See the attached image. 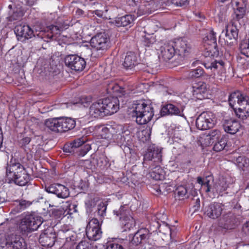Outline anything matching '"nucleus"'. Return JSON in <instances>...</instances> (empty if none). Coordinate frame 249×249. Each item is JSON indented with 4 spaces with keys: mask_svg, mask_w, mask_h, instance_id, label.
<instances>
[{
    "mask_svg": "<svg viewBox=\"0 0 249 249\" xmlns=\"http://www.w3.org/2000/svg\"><path fill=\"white\" fill-rule=\"evenodd\" d=\"M6 177L19 186H24L30 181V174L27 169L15 160H11L6 167Z\"/></svg>",
    "mask_w": 249,
    "mask_h": 249,
    "instance_id": "obj_1",
    "label": "nucleus"
},
{
    "mask_svg": "<svg viewBox=\"0 0 249 249\" xmlns=\"http://www.w3.org/2000/svg\"><path fill=\"white\" fill-rule=\"evenodd\" d=\"M134 112L136 117V121L139 124H144L151 121L154 116L153 108L151 104L139 101L135 105Z\"/></svg>",
    "mask_w": 249,
    "mask_h": 249,
    "instance_id": "obj_2",
    "label": "nucleus"
},
{
    "mask_svg": "<svg viewBox=\"0 0 249 249\" xmlns=\"http://www.w3.org/2000/svg\"><path fill=\"white\" fill-rule=\"evenodd\" d=\"M72 18L71 17H58L56 19L55 25H52L50 32L45 34L43 38L46 37L48 39L45 41L48 42L49 40H53L54 34H60L61 31L68 29L73 25Z\"/></svg>",
    "mask_w": 249,
    "mask_h": 249,
    "instance_id": "obj_3",
    "label": "nucleus"
},
{
    "mask_svg": "<svg viewBox=\"0 0 249 249\" xmlns=\"http://www.w3.org/2000/svg\"><path fill=\"white\" fill-rule=\"evenodd\" d=\"M216 122L215 115L212 112L206 111L201 113L197 117L196 124L198 129L204 130L213 127Z\"/></svg>",
    "mask_w": 249,
    "mask_h": 249,
    "instance_id": "obj_4",
    "label": "nucleus"
},
{
    "mask_svg": "<svg viewBox=\"0 0 249 249\" xmlns=\"http://www.w3.org/2000/svg\"><path fill=\"white\" fill-rule=\"evenodd\" d=\"M101 224L96 218H92L86 227V235L89 240L97 241L100 239L102 235Z\"/></svg>",
    "mask_w": 249,
    "mask_h": 249,
    "instance_id": "obj_5",
    "label": "nucleus"
},
{
    "mask_svg": "<svg viewBox=\"0 0 249 249\" xmlns=\"http://www.w3.org/2000/svg\"><path fill=\"white\" fill-rule=\"evenodd\" d=\"M90 44L97 50L105 51L109 48V37L105 33H100L91 38Z\"/></svg>",
    "mask_w": 249,
    "mask_h": 249,
    "instance_id": "obj_6",
    "label": "nucleus"
},
{
    "mask_svg": "<svg viewBox=\"0 0 249 249\" xmlns=\"http://www.w3.org/2000/svg\"><path fill=\"white\" fill-rule=\"evenodd\" d=\"M64 62L66 66L76 71H82L86 65L85 59L76 54L67 55Z\"/></svg>",
    "mask_w": 249,
    "mask_h": 249,
    "instance_id": "obj_7",
    "label": "nucleus"
},
{
    "mask_svg": "<svg viewBox=\"0 0 249 249\" xmlns=\"http://www.w3.org/2000/svg\"><path fill=\"white\" fill-rule=\"evenodd\" d=\"M45 191L55 194L58 198L65 199L70 196L69 189L66 186L58 183H53L45 187Z\"/></svg>",
    "mask_w": 249,
    "mask_h": 249,
    "instance_id": "obj_8",
    "label": "nucleus"
},
{
    "mask_svg": "<svg viewBox=\"0 0 249 249\" xmlns=\"http://www.w3.org/2000/svg\"><path fill=\"white\" fill-rule=\"evenodd\" d=\"M172 42H174L176 53L178 55L185 56L191 52V45L185 38L176 39Z\"/></svg>",
    "mask_w": 249,
    "mask_h": 249,
    "instance_id": "obj_9",
    "label": "nucleus"
},
{
    "mask_svg": "<svg viewBox=\"0 0 249 249\" xmlns=\"http://www.w3.org/2000/svg\"><path fill=\"white\" fill-rule=\"evenodd\" d=\"M151 235L149 231L146 229L139 230L134 235H132L130 244L137 246L141 244L149 242V240Z\"/></svg>",
    "mask_w": 249,
    "mask_h": 249,
    "instance_id": "obj_10",
    "label": "nucleus"
},
{
    "mask_svg": "<svg viewBox=\"0 0 249 249\" xmlns=\"http://www.w3.org/2000/svg\"><path fill=\"white\" fill-rule=\"evenodd\" d=\"M101 101L104 105L105 116L114 114L119 109V101L117 98H107L101 99Z\"/></svg>",
    "mask_w": 249,
    "mask_h": 249,
    "instance_id": "obj_11",
    "label": "nucleus"
},
{
    "mask_svg": "<svg viewBox=\"0 0 249 249\" xmlns=\"http://www.w3.org/2000/svg\"><path fill=\"white\" fill-rule=\"evenodd\" d=\"M174 42L170 41L160 47L159 57L160 60L167 62L170 60L176 53Z\"/></svg>",
    "mask_w": 249,
    "mask_h": 249,
    "instance_id": "obj_12",
    "label": "nucleus"
},
{
    "mask_svg": "<svg viewBox=\"0 0 249 249\" xmlns=\"http://www.w3.org/2000/svg\"><path fill=\"white\" fill-rule=\"evenodd\" d=\"M15 32L18 40L22 42L35 36L33 30L27 25H19L15 28Z\"/></svg>",
    "mask_w": 249,
    "mask_h": 249,
    "instance_id": "obj_13",
    "label": "nucleus"
},
{
    "mask_svg": "<svg viewBox=\"0 0 249 249\" xmlns=\"http://www.w3.org/2000/svg\"><path fill=\"white\" fill-rule=\"evenodd\" d=\"M239 21V17H235L233 20L229 23L226 29V40L231 41L230 43L236 42L238 36V29L236 26V22Z\"/></svg>",
    "mask_w": 249,
    "mask_h": 249,
    "instance_id": "obj_14",
    "label": "nucleus"
},
{
    "mask_svg": "<svg viewBox=\"0 0 249 249\" xmlns=\"http://www.w3.org/2000/svg\"><path fill=\"white\" fill-rule=\"evenodd\" d=\"M184 107L182 106H177L173 104H168L162 107L160 110L162 116L166 115H178L184 116L183 110Z\"/></svg>",
    "mask_w": 249,
    "mask_h": 249,
    "instance_id": "obj_15",
    "label": "nucleus"
},
{
    "mask_svg": "<svg viewBox=\"0 0 249 249\" xmlns=\"http://www.w3.org/2000/svg\"><path fill=\"white\" fill-rule=\"evenodd\" d=\"M193 96L199 100L204 99L209 89L208 85L203 81L195 82L192 85Z\"/></svg>",
    "mask_w": 249,
    "mask_h": 249,
    "instance_id": "obj_16",
    "label": "nucleus"
},
{
    "mask_svg": "<svg viewBox=\"0 0 249 249\" xmlns=\"http://www.w3.org/2000/svg\"><path fill=\"white\" fill-rule=\"evenodd\" d=\"M245 98L238 107L234 108L236 116L242 120L249 117V97L246 96Z\"/></svg>",
    "mask_w": 249,
    "mask_h": 249,
    "instance_id": "obj_17",
    "label": "nucleus"
},
{
    "mask_svg": "<svg viewBox=\"0 0 249 249\" xmlns=\"http://www.w3.org/2000/svg\"><path fill=\"white\" fill-rule=\"evenodd\" d=\"M144 160H153L157 163L161 162L162 160L161 149L155 146L150 147L144 156Z\"/></svg>",
    "mask_w": 249,
    "mask_h": 249,
    "instance_id": "obj_18",
    "label": "nucleus"
},
{
    "mask_svg": "<svg viewBox=\"0 0 249 249\" xmlns=\"http://www.w3.org/2000/svg\"><path fill=\"white\" fill-rule=\"evenodd\" d=\"M204 65L206 69L213 70L211 76L214 77L216 72L219 75L226 72L225 63L222 60H214L210 63H205Z\"/></svg>",
    "mask_w": 249,
    "mask_h": 249,
    "instance_id": "obj_19",
    "label": "nucleus"
},
{
    "mask_svg": "<svg viewBox=\"0 0 249 249\" xmlns=\"http://www.w3.org/2000/svg\"><path fill=\"white\" fill-rule=\"evenodd\" d=\"M50 229L45 231L41 233L39 238V242L44 247H52L55 241V235L52 231H49Z\"/></svg>",
    "mask_w": 249,
    "mask_h": 249,
    "instance_id": "obj_20",
    "label": "nucleus"
},
{
    "mask_svg": "<svg viewBox=\"0 0 249 249\" xmlns=\"http://www.w3.org/2000/svg\"><path fill=\"white\" fill-rule=\"evenodd\" d=\"M222 210V206L219 203L214 202L205 208V214L211 218L215 219L221 215Z\"/></svg>",
    "mask_w": 249,
    "mask_h": 249,
    "instance_id": "obj_21",
    "label": "nucleus"
},
{
    "mask_svg": "<svg viewBox=\"0 0 249 249\" xmlns=\"http://www.w3.org/2000/svg\"><path fill=\"white\" fill-rule=\"evenodd\" d=\"M103 106L101 99L94 102L89 107V115L95 118H102L105 116Z\"/></svg>",
    "mask_w": 249,
    "mask_h": 249,
    "instance_id": "obj_22",
    "label": "nucleus"
},
{
    "mask_svg": "<svg viewBox=\"0 0 249 249\" xmlns=\"http://www.w3.org/2000/svg\"><path fill=\"white\" fill-rule=\"evenodd\" d=\"M223 127L226 132L233 135L239 131L241 125L236 120L229 119L223 120Z\"/></svg>",
    "mask_w": 249,
    "mask_h": 249,
    "instance_id": "obj_23",
    "label": "nucleus"
},
{
    "mask_svg": "<svg viewBox=\"0 0 249 249\" xmlns=\"http://www.w3.org/2000/svg\"><path fill=\"white\" fill-rule=\"evenodd\" d=\"M105 18L108 19L107 17ZM134 19V17H113L108 18L109 22L117 27L126 26L131 24Z\"/></svg>",
    "mask_w": 249,
    "mask_h": 249,
    "instance_id": "obj_24",
    "label": "nucleus"
},
{
    "mask_svg": "<svg viewBox=\"0 0 249 249\" xmlns=\"http://www.w3.org/2000/svg\"><path fill=\"white\" fill-rule=\"evenodd\" d=\"M247 0H231L232 9L235 16H244L247 13Z\"/></svg>",
    "mask_w": 249,
    "mask_h": 249,
    "instance_id": "obj_25",
    "label": "nucleus"
},
{
    "mask_svg": "<svg viewBox=\"0 0 249 249\" xmlns=\"http://www.w3.org/2000/svg\"><path fill=\"white\" fill-rule=\"evenodd\" d=\"M5 249H26V245L22 238L15 236L6 242Z\"/></svg>",
    "mask_w": 249,
    "mask_h": 249,
    "instance_id": "obj_26",
    "label": "nucleus"
},
{
    "mask_svg": "<svg viewBox=\"0 0 249 249\" xmlns=\"http://www.w3.org/2000/svg\"><path fill=\"white\" fill-rule=\"evenodd\" d=\"M23 222L27 223L29 228L32 229L33 231L37 230L42 224L40 218L38 216H35L33 214L26 215L23 218Z\"/></svg>",
    "mask_w": 249,
    "mask_h": 249,
    "instance_id": "obj_27",
    "label": "nucleus"
},
{
    "mask_svg": "<svg viewBox=\"0 0 249 249\" xmlns=\"http://www.w3.org/2000/svg\"><path fill=\"white\" fill-rule=\"evenodd\" d=\"M60 133L67 132L73 129L76 125L74 119L69 117H60Z\"/></svg>",
    "mask_w": 249,
    "mask_h": 249,
    "instance_id": "obj_28",
    "label": "nucleus"
},
{
    "mask_svg": "<svg viewBox=\"0 0 249 249\" xmlns=\"http://www.w3.org/2000/svg\"><path fill=\"white\" fill-rule=\"evenodd\" d=\"M246 96V95L241 94L239 91L232 92L230 94L229 97V102L230 107L234 110V108L236 107V103H237L238 107L241 104V102L245 99Z\"/></svg>",
    "mask_w": 249,
    "mask_h": 249,
    "instance_id": "obj_29",
    "label": "nucleus"
},
{
    "mask_svg": "<svg viewBox=\"0 0 249 249\" xmlns=\"http://www.w3.org/2000/svg\"><path fill=\"white\" fill-rule=\"evenodd\" d=\"M138 63L136 54L132 52L126 53L123 63V66L126 69H132Z\"/></svg>",
    "mask_w": 249,
    "mask_h": 249,
    "instance_id": "obj_30",
    "label": "nucleus"
},
{
    "mask_svg": "<svg viewBox=\"0 0 249 249\" xmlns=\"http://www.w3.org/2000/svg\"><path fill=\"white\" fill-rule=\"evenodd\" d=\"M45 124L51 131L60 133V118L49 119L45 121Z\"/></svg>",
    "mask_w": 249,
    "mask_h": 249,
    "instance_id": "obj_31",
    "label": "nucleus"
},
{
    "mask_svg": "<svg viewBox=\"0 0 249 249\" xmlns=\"http://www.w3.org/2000/svg\"><path fill=\"white\" fill-rule=\"evenodd\" d=\"M213 180V177L211 175H208L204 178L201 177L197 178V182L201 185V186L205 188V190L206 193H209L212 191V188L210 184V181Z\"/></svg>",
    "mask_w": 249,
    "mask_h": 249,
    "instance_id": "obj_32",
    "label": "nucleus"
},
{
    "mask_svg": "<svg viewBox=\"0 0 249 249\" xmlns=\"http://www.w3.org/2000/svg\"><path fill=\"white\" fill-rule=\"evenodd\" d=\"M204 40L205 41H208V44L213 45L214 49L216 50V52H213V54L212 53V55H215L218 54V51L216 49V38L215 36V33L213 32V30H210L207 33V36L204 38Z\"/></svg>",
    "mask_w": 249,
    "mask_h": 249,
    "instance_id": "obj_33",
    "label": "nucleus"
},
{
    "mask_svg": "<svg viewBox=\"0 0 249 249\" xmlns=\"http://www.w3.org/2000/svg\"><path fill=\"white\" fill-rule=\"evenodd\" d=\"M31 204L32 202L29 201L22 199L16 200L15 203V208L12 210V212L15 213H19L29 207Z\"/></svg>",
    "mask_w": 249,
    "mask_h": 249,
    "instance_id": "obj_34",
    "label": "nucleus"
},
{
    "mask_svg": "<svg viewBox=\"0 0 249 249\" xmlns=\"http://www.w3.org/2000/svg\"><path fill=\"white\" fill-rule=\"evenodd\" d=\"M113 213L117 216L119 217V219L121 220L125 216L130 214V211L126 206H121L118 210H114Z\"/></svg>",
    "mask_w": 249,
    "mask_h": 249,
    "instance_id": "obj_35",
    "label": "nucleus"
},
{
    "mask_svg": "<svg viewBox=\"0 0 249 249\" xmlns=\"http://www.w3.org/2000/svg\"><path fill=\"white\" fill-rule=\"evenodd\" d=\"M176 196L179 199H183L188 197L187 195V189L185 186L180 185L177 187L175 191Z\"/></svg>",
    "mask_w": 249,
    "mask_h": 249,
    "instance_id": "obj_36",
    "label": "nucleus"
},
{
    "mask_svg": "<svg viewBox=\"0 0 249 249\" xmlns=\"http://www.w3.org/2000/svg\"><path fill=\"white\" fill-rule=\"evenodd\" d=\"M227 188V185L223 181L216 183L212 189V192L213 193H216L220 194L221 193L225 191Z\"/></svg>",
    "mask_w": 249,
    "mask_h": 249,
    "instance_id": "obj_37",
    "label": "nucleus"
},
{
    "mask_svg": "<svg viewBox=\"0 0 249 249\" xmlns=\"http://www.w3.org/2000/svg\"><path fill=\"white\" fill-rule=\"evenodd\" d=\"M227 144V139L224 138H221L217 140V141L215 142L213 146V150L216 152H220L225 148Z\"/></svg>",
    "mask_w": 249,
    "mask_h": 249,
    "instance_id": "obj_38",
    "label": "nucleus"
},
{
    "mask_svg": "<svg viewBox=\"0 0 249 249\" xmlns=\"http://www.w3.org/2000/svg\"><path fill=\"white\" fill-rule=\"evenodd\" d=\"M107 205L106 202H101L97 206V214L101 220L106 215Z\"/></svg>",
    "mask_w": 249,
    "mask_h": 249,
    "instance_id": "obj_39",
    "label": "nucleus"
},
{
    "mask_svg": "<svg viewBox=\"0 0 249 249\" xmlns=\"http://www.w3.org/2000/svg\"><path fill=\"white\" fill-rule=\"evenodd\" d=\"M239 49L242 54L249 57V38L244 39L241 42Z\"/></svg>",
    "mask_w": 249,
    "mask_h": 249,
    "instance_id": "obj_40",
    "label": "nucleus"
},
{
    "mask_svg": "<svg viewBox=\"0 0 249 249\" xmlns=\"http://www.w3.org/2000/svg\"><path fill=\"white\" fill-rule=\"evenodd\" d=\"M121 221L122 224L128 229L133 228L135 225V221L130 214L122 219Z\"/></svg>",
    "mask_w": 249,
    "mask_h": 249,
    "instance_id": "obj_41",
    "label": "nucleus"
},
{
    "mask_svg": "<svg viewBox=\"0 0 249 249\" xmlns=\"http://www.w3.org/2000/svg\"><path fill=\"white\" fill-rule=\"evenodd\" d=\"M223 219L225 221V225H226L227 227L232 225L235 223V216L231 213H228L223 215Z\"/></svg>",
    "mask_w": 249,
    "mask_h": 249,
    "instance_id": "obj_42",
    "label": "nucleus"
},
{
    "mask_svg": "<svg viewBox=\"0 0 249 249\" xmlns=\"http://www.w3.org/2000/svg\"><path fill=\"white\" fill-rule=\"evenodd\" d=\"M199 141L203 147L209 146L213 142L208 134L202 135L200 137Z\"/></svg>",
    "mask_w": 249,
    "mask_h": 249,
    "instance_id": "obj_43",
    "label": "nucleus"
},
{
    "mask_svg": "<svg viewBox=\"0 0 249 249\" xmlns=\"http://www.w3.org/2000/svg\"><path fill=\"white\" fill-rule=\"evenodd\" d=\"M31 139L30 137H25L22 138L19 142L20 146L24 149L27 153L31 151L30 149L27 148V145L30 142Z\"/></svg>",
    "mask_w": 249,
    "mask_h": 249,
    "instance_id": "obj_44",
    "label": "nucleus"
},
{
    "mask_svg": "<svg viewBox=\"0 0 249 249\" xmlns=\"http://www.w3.org/2000/svg\"><path fill=\"white\" fill-rule=\"evenodd\" d=\"M75 249H94V246L87 241H82L76 246Z\"/></svg>",
    "mask_w": 249,
    "mask_h": 249,
    "instance_id": "obj_45",
    "label": "nucleus"
},
{
    "mask_svg": "<svg viewBox=\"0 0 249 249\" xmlns=\"http://www.w3.org/2000/svg\"><path fill=\"white\" fill-rule=\"evenodd\" d=\"M203 72V69L200 67H198L196 69L190 71L189 76L191 77L198 78L202 75Z\"/></svg>",
    "mask_w": 249,
    "mask_h": 249,
    "instance_id": "obj_46",
    "label": "nucleus"
},
{
    "mask_svg": "<svg viewBox=\"0 0 249 249\" xmlns=\"http://www.w3.org/2000/svg\"><path fill=\"white\" fill-rule=\"evenodd\" d=\"M52 211V216L56 219L61 218L65 213V211L63 209H54Z\"/></svg>",
    "mask_w": 249,
    "mask_h": 249,
    "instance_id": "obj_47",
    "label": "nucleus"
},
{
    "mask_svg": "<svg viewBox=\"0 0 249 249\" xmlns=\"http://www.w3.org/2000/svg\"><path fill=\"white\" fill-rule=\"evenodd\" d=\"M106 249H125L124 247L115 242H108L106 244Z\"/></svg>",
    "mask_w": 249,
    "mask_h": 249,
    "instance_id": "obj_48",
    "label": "nucleus"
},
{
    "mask_svg": "<svg viewBox=\"0 0 249 249\" xmlns=\"http://www.w3.org/2000/svg\"><path fill=\"white\" fill-rule=\"evenodd\" d=\"M85 142V140L83 138H78L74 140L71 142V144L73 148H78L82 146Z\"/></svg>",
    "mask_w": 249,
    "mask_h": 249,
    "instance_id": "obj_49",
    "label": "nucleus"
},
{
    "mask_svg": "<svg viewBox=\"0 0 249 249\" xmlns=\"http://www.w3.org/2000/svg\"><path fill=\"white\" fill-rule=\"evenodd\" d=\"M211 140L214 142V140L219 139L221 136V132L219 130L214 129L210 132L208 134Z\"/></svg>",
    "mask_w": 249,
    "mask_h": 249,
    "instance_id": "obj_50",
    "label": "nucleus"
},
{
    "mask_svg": "<svg viewBox=\"0 0 249 249\" xmlns=\"http://www.w3.org/2000/svg\"><path fill=\"white\" fill-rule=\"evenodd\" d=\"M226 12L227 7L224 5L217 6L215 9V14L216 16H223L227 14Z\"/></svg>",
    "mask_w": 249,
    "mask_h": 249,
    "instance_id": "obj_51",
    "label": "nucleus"
},
{
    "mask_svg": "<svg viewBox=\"0 0 249 249\" xmlns=\"http://www.w3.org/2000/svg\"><path fill=\"white\" fill-rule=\"evenodd\" d=\"M37 66L40 65L42 67L41 69L44 71H46L49 65V62L46 60L40 58L37 61Z\"/></svg>",
    "mask_w": 249,
    "mask_h": 249,
    "instance_id": "obj_52",
    "label": "nucleus"
},
{
    "mask_svg": "<svg viewBox=\"0 0 249 249\" xmlns=\"http://www.w3.org/2000/svg\"><path fill=\"white\" fill-rule=\"evenodd\" d=\"M91 102V97L89 96H82L80 99L79 104L83 105L84 107H88Z\"/></svg>",
    "mask_w": 249,
    "mask_h": 249,
    "instance_id": "obj_53",
    "label": "nucleus"
},
{
    "mask_svg": "<svg viewBox=\"0 0 249 249\" xmlns=\"http://www.w3.org/2000/svg\"><path fill=\"white\" fill-rule=\"evenodd\" d=\"M29 226L28 225H27V223H26V222L24 223L23 222V219L22 220L21 223H20V226H19V228L21 230V231H23V232H30L32 231H34L33 230H32V229H30V228H29Z\"/></svg>",
    "mask_w": 249,
    "mask_h": 249,
    "instance_id": "obj_54",
    "label": "nucleus"
},
{
    "mask_svg": "<svg viewBox=\"0 0 249 249\" xmlns=\"http://www.w3.org/2000/svg\"><path fill=\"white\" fill-rule=\"evenodd\" d=\"M171 3L178 6H182L188 4V0H171Z\"/></svg>",
    "mask_w": 249,
    "mask_h": 249,
    "instance_id": "obj_55",
    "label": "nucleus"
},
{
    "mask_svg": "<svg viewBox=\"0 0 249 249\" xmlns=\"http://www.w3.org/2000/svg\"><path fill=\"white\" fill-rule=\"evenodd\" d=\"M91 149L90 145L89 144H84L82 148L81 149L79 155L81 156L85 155L88 151Z\"/></svg>",
    "mask_w": 249,
    "mask_h": 249,
    "instance_id": "obj_56",
    "label": "nucleus"
},
{
    "mask_svg": "<svg viewBox=\"0 0 249 249\" xmlns=\"http://www.w3.org/2000/svg\"><path fill=\"white\" fill-rule=\"evenodd\" d=\"M100 129H101V133L100 135L102 136V138H106L108 137L107 135L109 134V129L105 126H101L100 127Z\"/></svg>",
    "mask_w": 249,
    "mask_h": 249,
    "instance_id": "obj_57",
    "label": "nucleus"
},
{
    "mask_svg": "<svg viewBox=\"0 0 249 249\" xmlns=\"http://www.w3.org/2000/svg\"><path fill=\"white\" fill-rule=\"evenodd\" d=\"M95 203L93 200H89L86 203V206L87 211L91 212L92 211V208L95 206Z\"/></svg>",
    "mask_w": 249,
    "mask_h": 249,
    "instance_id": "obj_58",
    "label": "nucleus"
},
{
    "mask_svg": "<svg viewBox=\"0 0 249 249\" xmlns=\"http://www.w3.org/2000/svg\"><path fill=\"white\" fill-rule=\"evenodd\" d=\"M154 41V38L152 37H148L147 36H145L144 38V39L143 40V44L147 47L150 46L151 44L153 43Z\"/></svg>",
    "mask_w": 249,
    "mask_h": 249,
    "instance_id": "obj_59",
    "label": "nucleus"
},
{
    "mask_svg": "<svg viewBox=\"0 0 249 249\" xmlns=\"http://www.w3.org/2000/svg\"><path fill=\"white\" fill-rule=\"evenodd\" d=\"M63 150L66 153H72L74 152V149L72 147V145L71 144V142L68 143L64 145L63 147Z\"/></svg>",
    "mask_w": 249,
    "mask_h": 249,
    "instance_id": "obj_60",
    "label": "nucleus"
},
{
    "mask_svg": "<svg viewBox=\"0 0 249 249\" xmlns=\"http://www.w3.org/2000/svg\"><path fill=\"white\" fill-rule=\"evenodd\" d=\"M7 194L4 190H0V204L4 202L7 199Z\"/></svg>",
    "mask_w": 249,
    "mask_h": 249,
    "instance_id": "obj_61",
    "label": "nucleus"
},
{
    "mask_svg": "<svg viewBox=\"0 0 249 249\" xmlns=\"http://www.w3.org/2000/svg\"><path fill=\"white\" fill-rule=\"evenodd\" d=\"M242 231L245 234L249 235V220L244 224Z\"/></svg>",
    "mask_w": 249,
    "mask_h": 249,
    "instance_id": "obj_62",
    "label": "nucleus"
},
{
    "mask_svg": "<svg viewBox=\"0 0 249 249\" xmlns=\"http://www.w3.org/2000/svg\"><path fill=\"white\" fill-rule=\"evenodd\" d=\"M151 176L153 177L156 180H160L161 179V175L160 174H158L157 175H155L154 172H153Z\"/></svg>",
    "mask_w": 249,
    "mask_h": 249,
    "instance_id": "obj_63",
    "label": "nucleus"
},
{
    "mask_svg": "<svg viewBox=\"0 0 249 249\" xmlns=\"http://www.w3.org/2000/svg\"><path fill=\"white\" fill-rule=\"evenodd\" d=\"M26 3L29 6H32L35 4L36 1L35 0H26Z\"/></svg>",
    "mask_w": 249,
    "mask_h": 249,
    "instance_id": "obj_64",
    "label": "nucleus"
}]
</instances>
